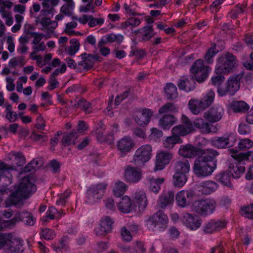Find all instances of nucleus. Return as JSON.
<instances>
[{
  "label": "nucleus",
  "instance_id": "f257e3e1",
  "mask_svg": "<svg viewBox=\"0 0 253 253\" xmlns=\"http://www.w3.org/2000/svg\"><path fill=\"white\" fill-rule=\"evenodd\" d=\"M224 113V111L221 106L214 105L204 113L203 117L209 122L203 119L197 118L194 121L195 126L203 133H215L218 130V126L213 123L219 121Z\"/></svg>",
  "mask_w": 253,
  "mask_h": 253
},
{
  "label": "nucleus",
  "instance_id": "f03ea898",
  "mask_svg": "<svg viewBox=\"0 0 253 253\" xmlns=\"http://www.w3.org/2000/svg\"><path fill=\"white\" fill-rule=\"evenodd\" d=\"M23 241L12 233H0V249L4 247L9 253H21Z\"/></svg>",
  "mask_w": 253,
  "mask_h": 253
},
{
  "label": "nucleus",
  "instance_id": "7ed1b4c3",
  "mask_svg": "<svg viewBox=\"0 0 253 253\" xmlns=\"http://www.w3.org/2000/svg\"><path fill=\"white\" fill-rule=\"evenodd\" d=\"M214 96V92L211 90L200 99H191L188 102L189 109L193 114L198 115L211 105L213 102Z\"/></svg>",
  "mask_w": 253,
  "mask_h": 253
},
{
  "label": "nucleus",
  "instance_id": "20e7f679",
  "mask_svg": "<svg viewBox=\"0 0 253 253\" xmlns=\"http://www.w3.org/2000/svg\"><path fill=\"white\" fill-rule=\"evenodd\" d=\"M216 207L217 203L214 199L207 198L195 201L191 205V210L201 216H206L212 214Z\"/></svg>",
  "mask_w": 253,
  "mask_h": 253
},
{
  "label": "nucleus",
  "instance_id": "39448f33",
  "mask_svg": "<svg viewBox=\"0 0 253 253\" xmlns=\"http://www.w3.org/2000/svg\"><path fill=\"white\" fill-rule=\"evenodd\" d=\"M237 63L236 56L227 52L217 59L215 72L217 74H228L237 66Z\"/></svg>",
  "mask_w": 253,
  "mask_h": 253
},
{
  "label": "nucleus",
  "instance_id": "423d86ee",
  "mask_svg": "<svg viewBox=\"0 0 253 253\" xmlns=\"http://www.w3.org/2000/svg\"><path fill=\"white\" fill-rule=\"evenodd\" d=\"M169 219L161 210H159L147 221L149 228L154 231L163 232L167 227Z\"/></svg>",
  "mask_w": 253,
  "mask_h": 253
},
{
  "label": "nucleus",
  "instance_id": "0eeeda50",
  "mask_svg": "<svg viewBox=\"0 0 253 253\" xmlns=\"http://www.w3.org/2000/svg\"><path fill=\"white\" fill-rule=\"evenodd\" d=\"M216 168L215 162L211 164L196 158L194 161L193 171L197 177H205L211 175Z\"/></svg>",
  "mask_w": 253,
  "mask_h": 253
},
{
  "label": "nucleus",
  "instance_id": "6e6552de",
  "mask_svg": "<svg viewBox=\"0 0 253 253\" xmlns=\"http://www.w3.org/2000/svg\"><path fill=\"white\" fill-rule=\"evenodd\" d=\"M190 70L194 75L195 80L198 83H202L208 77L211 68L204 65L203 60L197 59L192 64Z\"/></svg>",
  "mask_w": 253,
  "mask_h": 253
},
{
  "label": "nucleus",
  "instance_id": "1a4fd4ad",
  "mask_svg": "<svg viewBox=\"0 0 253 253\" xmlns=\"http://www.w3.org/2000/svg\"><path fill=\"white\" fill-rule=\"evenodd\" d=\"M14 188L17 189L26 199L37 191V186L35 184V181L29 176L23 177L19 183L15 186Z\"/></svg>",
  "mask_w": 253,
  "mask_h": 253
},
{
  "label": "nucleus",
  "instance_id": "9d476101",
  "mask_svg": "<svg viewBox=\"0 0 253 253\" xmlns=\"http://www.w3.org/2000/svg\"><path fill=\"white\" fill-rule=\"evenodd\" d=\"M152 149L150 145H143L139 147L135 151L133 158V161L136 166L148 162L152 156Z\"/></svg>",
  "mask_w": 253,
  "mask_h": 253
},
{
  "label": "nucleus",
  "instance_id": "9b49d317",
  "mask_svg": "<svg viewBox=\"0 0 253 253\" xmlns=\"http://www.w3.org/2000/svg\"><path fill=\"white\" fill-rule=\"evenodd\" d=\"M153 115V110L148 108H143L134 113L133 118L139 126L145 127L148 125Z\"/></svg>",
  "mask_w": 253,
  "mask_h": 253
},
{
  "label": "nucleus",
  "instance_id": "f8f14e48",
  "mask_svg": "<svg viewBox=\"0 0 253 253\" xmlns=\"http://www.w3.org/2000/svg\"><path fill=\"white\" fill-rule=\"evenodd\" d=\"M142 170L137 167L127 166L124 170V177L126 180L129 183L138 182L142 177Z\"/></svg>",
  "mask_w": 253,
  "mask_h": 253
},
{
  "label": "nucleus",
  "instance_id": "ddd939ff",
  "mask_svg": "<svg viewBox=\"0 0 253 253\" xmlns=\"http://www.w3.org/2000/svg\"><path fill=\"white\" fill-rule=\"evenodd\" d=\"M135 143L131 137L126 136L117 142L116 148L121 157H125L134 148Z\"/></svg>",
  "mask_w": 253,
  "mask_h": 253
},
{
  "label": "nucleus",
  "instance_id": "4468645a",
  "mask_svg": "<svg viewBox=\"0 0 253 253\" xmlns=\"http://www.w3.org/2000/svg\"><path fill=\"white\" fill-rule=\"evenodd\" d=\"M173 157L172 153L161 151L156 156L155 167L154 170L156 171L163 169L168 165Z\"/></svg>",
  "mask_w": 253,
  "mask_h": 253
},
{
  "label": "nucleus",
  "instance_id": "2eb2a0df",
  "mask_svg": "<svg viewBox=\"0 0 253 253\" xmlns=\"http://www.w3.org/2000/svg\"><path fill=\"white\" fill-rule=\"evenodd\" d=\"M107 184L99 183L92 186L86 192V197L91 203L94 202L96 200L101 199L103 197Z\"/></svg>",
  "mask_w": 253,
  "mask_h": 253
},
{
  "label": "nucleus",
  "instance_id": "dca6fc26",
  "mask_svg": "<svg viewBox=\"0 0 253 253\" xmlns=\"http://www.w3.org/2000/svg\"><path fill=\"white\" fill-rule=\"evenodd\" d=\"M181 220L187 227L192 230H197L202 224V219L200 217L189 213H183Z\"/></svg>",
  "mask_w": 253,
  "mask_h": 253
},
{
  "label": "nucleus",
  "instance_id": "f3484780",
  "mask_svg": "<svg viewBox=\"0 0 253 253\" xmlns=\"http://www.w3.org/2000/svg\"><path fill=\"white\" fill-rule=\"evenodd\" d=\"M195 196L194 192L190 190H181L176 196V202L177 205L181 208H185L191 202Z\"/></svg>",
  "mask_w": 253,
  "mask_h": 253
},
{
  "label": "nucleus",
  "instance_id": "a211bd4d",
  "mask_svg": "<svg viewBox=\"0 0 253 253\" xmlns=\"http://www.w3.org/2000/svg\"><path fill=\"white\" fill-rule=\"evenodd\" d=\"M219 153L213 149H199L198 157L197 159L211 164L215 162L216 164V157Z\"/></svg>",
  "mask_w": 253,
  "mask_h": 253
},
{
  "label": "nucleus",
  "instance_id": "6ab92c4d",
  "mask_svg": "<svg viewBox=\"0 0 253 253\" xmlns=\"http://www.w3.org/2000/svg\"><path fill=\"white\" fill-rule=\"evenodd\" d=\"M113 221L109 216H105L101 219L100 224L99 227L94 229L97 236H104L112 231Z\"/></svg>",
  "mask_w": 253,
  "mask_h": 253
},
{
  "label": "nucleus",
  "instance_id": "aec40b11",
  "mask_svg": "<svg viewBox=\"0 0 253 253\" xmlns=\"http://www.w3.org/2000/svg\"><path fill=\"white\" fill-rule=\"evenodd\" d=\"M227 222L220 219H211L205 224L204 232L206 233H212L224 228Z\"/></svg>",
  "mask_w": 253,
  "mask_h": 253
},
{
  "label": "nucleus",
  "instance_id": "412c9836",
  "mask_svg": "<svg viewBox=\"0 0 253 253\" xmlns=\"http://www.w3.org/2000/svg\"><path fill=\"white\" fill-rule=\"evenodd\" d=\"M245 75L244 73H242L236 76L230 77L227 83V90L230 95H233L240 88V81L242 79Z\"/></svg>",
  "mask_w": 253,
  "mask_h": 253
},
{
  "label": "nucleus",
  "instance_id": "4be33fe9",
  "mask_svg": "<svg viewBox=\"0 0 253 253\" xmlns=\"http://www.w3.org/2000/svg\"><path fill=\"white\" fill-rule=\"evenodd\" d=\"M174 193L172 191L162 193L159 197L157 207L159 209H165L174 202Z\"/></svg>",
  "mask_w": 253,
  "mask_h": 253
},
{
  "label": "nucleus",
  "instance_id": "5701e85b",
  "mask_svg": "<svg viewBox=\"0 0 253 253\" xmlns=\"http://www.w3.org/2000/svg\"><path fill=\"white\" fill-rule=\"evenodd\" d=\"M236 141L235 136L229 135L228 136L218 137L212 141V145L218 148L223 149L234 145Z\"/></svg>",
  "mask_w": 253,
  "mask_h": 253
},
{
  "label": "nucleus",
  "instance_id": "b1692460",
  "mask_svg": "<svg viewBox=\"0 0 253 253\" xmlns=\"http://www.w3.org/2000/svg\"><path fill=\"white\" fill-rule=\"evenodd\" d=\"M40 23L42 26L41 30L46 31V36L47 38L51 37V35L54 33V30L58 25V22L56 21H51L49 18H43L41 20Z\"/></svg>",
  "mask_w": 253,
  "mask_h": 253
},
{
  "label": "nucleus",
  "instance_id": "393cba45",
  "mask_svg": "<svg viewBox=\"0 0 253 253\" xmlns=\"http://www.w3.org/2000/svg\"><path fill=\"white\" fill-rule=\"evenodd\" d=\"M196 82L192 77H182L177 84L180 89L186 92L193 90L195 88Z\"/></svg>",
  "mask_w": 253,
  "mask_h": 253
},
{
  "label": "nucleus",
  "instance_id": "a878e982",
  "mask_svg": "<svg viewBox=\"0 0 253 253\" xmlns=\"http://www.w3.org/2000/svg\"><path fill=\"white\" fill-rule=\"evenodd\" d=\"M199 149L191 144L181 145L179 149L178 153L184 158H193L198 155Z\"/></svg>",
  "mask_w": 253,
  "mask_h": 253
},
{
  "label": "nucleus",
  "instance_id": "bb28decb",
  "mask_svg": "<svg viewBox=\"0 0 253 253\" xmlns=\"http://www.w3.org/2000/svg\"><path fill=\"white\" fill-rule=\"evenodd\" d=\"M11 193L5 201V207H10L16 206L26 198L21 195V193L17 189Z\"/></svg>",
  "mask_w": 253,
  "mask_h": 253
},
{
  "label": "nucleus",
  "instance_id": "cd10ccee",
  "mask_svg": "<svg viewBox=\"0 0 253 253\" xmlns=\"http://www.w3.org/2000/svg\"><path fill=\"white\" fill-rule=\"evenodd\" d=\"M133 201L138 207L140 211L143 210L148 204L146 193L143 191H136L133 197Z\"/></svg>",
  "mask_w": 253,
  "mask_h": 253
},
{
  "label": "nucleus",
  "instance_id": "c85d7f7f",
  "mask_svg": "<svg viewBox=\"0 0 253 253\" xmlns=\"http://www.w3.org/2000/svg\"><path fill=\"white\" fill-rule=\"evenodd\" d=\"M249 108V105L244 101H234L228 106V109L236 113H246Z\"/></svg>",
  "mask_w": 253,
  "mask_h": 253
},
{
  "label": "nucleus",
  "instance_id": "c756f323",
  "mask_svg": "<svg viewBox=\"0 0 253 253\" xmlns=\"http://www.w3.org/2000/svg\"><path fill=\"white\" fill-rule=\"evenodd\" d=\"M119 210L124 213H129L134 209L129 197L125 196L123 197L118 204Z\"/></svg>",
  "mask_w": 253,
  "mask_h": 253
},
{
  "label": "nucleus",
  "instance_id": "7c9ffc66",
  "mask_svg": "<svg viewBox=\"0 0 253 253\" xmlns=\"http://www.w3.org/2000/svg\"><path fill=\"white\" fill-rule=\"evenodd\" d=\"M174 173L186 174L190 170V164L187 160L177 161L173 164Z\"/></svg>",
  "mask_w": 253,
  "mask_h": 253
},
{
  "label": "nucleus",
  "instance_id": "2f4dec72",
  "mask_svg": "<svg viewBox=\"0 0 253 253\" xmlns=\"http://www.w3.org/2000/svg\"><path fill=\"white\" fill-rule=\"evenodd\" d=\"M232 178L230 172L228 170L219 173L216 175V179L217 181L231 189L233 188V185L231 183Z\"/></svg>",
  "mask_w": 253,
  "mask_h": 253
},
{
  "label": "nucleus",
  "instance_id": "473e14b6",
  "mask_svg": "<svg viewBox=\"0 0 253 253\" xmlns=\"http://www.w3.org/2000/svg\"><path fill=\"white\" fill-rule=\"evenodd\" d=\"M81 57L83 61L78 63V66H83V69L85 70H88L92 68L94 60L93 55L84 52L81 54Z\"/></svg>",
  "mask_w": 253,
  "mask_h": 253
},
{
  "label": "nucleus",
  "instance_id": "72a5a7b5",
  "mask_svg": "<svg viewBox=\"0 0 253 253\" xmlns=\"http://www.w3.org/2000/svg\"><path fill=\"white\" fill-rule=\"evenodd\" d=\"M200 191L202 194L208 195L213 192L217 188V184L212 181L203 182L200 185Z\"/></svg>",
  "mask_w": 253,
  "mask_h": 253
},
{
  "label": "nucleus",
  "instance_id": "f704fd0d",
  "mask_svg": "<svg viewBox=\"0 0 253 253\" xmlns=\"http://www.w3.org/2000/svg\"><path fill=\"white\" fill-rule=\"evenodd\" d=\"M189 127H185L183 125L174 126L171 129L172 135L182 142L180 137L190 133L191 131L189 130Z\"/></svg>",
  "mask_w": 253,
  "mask_h": 253
},
{
  "label": "nucleus",
  "instance_id": "c9c22d12",
  "mask_svg": "<svg viewBox=\"0 0 253 253\" xmlns=\"http://www.w3.org/2000/svg\"><path fill=\"white\" fill-rule=\"evenodd\" d=\"M149 190L156 194L158 193L161 189V185L165 182V178H150L148 179Z\"/></svg>",
  "mask_w": 253,
  "mask_h": 253
},
{
  "label": "nucleus",
  "instance_id": "e433bc0d",
  "mask_svg": "<svg viewBox=\"0 0 253 253\" xmlns=\"http://www.w3.org/2000/svg\"><path fill=\"white\" fill-rule=\"evenodd\" d=\"M175 117L171 115H164L159 122V125L164 129H169L175 123Z\"/></svg>",
  "mask_w": 253,
  "mask_h": 253
},
{
  "label": "nucleus",
  "instance_id": "4c0bfd02",
  "mask_svg": "<svg viewBox=\"0 0 253 253\" xmlns=\"http://www.w3.org/2000/svg\"><path fill=\"white\" fill-rule=\"evenodd\" d=\"M8 159L9 160L14 159L15 164L18 167L22 166L26 163L25 157L21 152L11 151L8 154Z\"/></svg>",
  "mask_w": 253,
  "mask_h": 253
},
{
  "label": "nucleus",
  "instance_id": "58836bf2",
  "mask_svg": "<svg viewBox=\"0 0 253 253\" xmlns=\"http://www.w3.org/2000/svg\"><path fill=\"white\" fill-rule=\"evenodd\" d=\"M19 222L17 213L14 216L9 220H4L0 221V230H6L13 228L16 224Z\"/></svg>",
  "mask_w": 253,
  "mask_h": 253
},
{
  "label": "nucleus",
  "instance_id": "ea45409f",
  "mask_svg": "<svg viewBox=\"0 0 253 253\" xmlns=\"http://www.w3.org/2000/svg\"><path fill=\"white\" fill-rule=\"evenodd\" d=\"M218 52V50L216 48V44L215 43H212L211 47L209 48L205 55L204 59L208 64H211L213 62V57Z\"/></svg>",
  "mask_w": 253,
  "mask_h": 253
},
{
  "label": "nucleus",
  "instance_id": "a19ab883",
  "mask_svg": "<svg viewBox=\"0 0 253 253\" xmlns=\"http://www.w3.org/2000/svg\"><path fill=\"white\" fill-rule=\"evenodd\" d=\"M79 135L76 130H73L71 133H67L64 135L62 139V143L65 146L75 144L76 140Z\"/></svg>",
  "mask_w": 253,
  "mask_h": 253
},
{
  "label": "nucleus",
  "instance_id": "79ce46f5",
  "mask_svg": "<svg viewBox=\"0 0 253 253\" xmlns=\"http://www.w3.org/2000/svg\"><path fill=\"white\" fill-rule=\"evenodd\" d=\"M17 215L19 222L22 221L25 224L29 226H33L36 221L32 214L28 212H18Z\"/></svg>",
  "mask_w": 253,
  "mask_h": 253
},
{
  "label": "nucleus",
  "instance_id": "37998d69",
  "mask_svg": "<svg viewBox=\"0 0 253 253\" xmlns=\"http://www.w3.org/2000/svg\"><path fill=\"white\" fill-rule=\"evenodd\" d=\"M141 20L138 18L130 17L126 21L121 24L120 27L122 29H130L132 30L133 28L137 27L140 25Z\"/></svg>",
  "mask_w": 253,
  "mask_h": 253
},
{
  "label": "nucleus",
  "instance_id": "c03bdc74",
  "mask_svg": "<svg viewBox=\"0 0 253 253\" xmlns=\"http://www.w3.org/2000/svg\"><path fill=\"white\" fill-rule=\"evenodd\" d=\"M61 216L60 212L53 207H49L46 212V215L43 216L42 220L43 222H47L49 220L59 219Z\"/></svg>",
  "mask_w": 253,
  "mask_h": 253
},
{
  "label": "nucleus",
  "instance_id": "a18cd8bd",
  "mask_svg": "<svg viewBox=\"0 0 253 253\" xmlns=\"http://www.w3.org/2000/svg\"><path fill=\"white\" fill-rule=\"evenodd\" d=\"M245 167L240 164L231 165L228 170L233 178H239L245 171Z\"/></svg>",
  "mask_w": 253,
  "mask_h": 253
},
{
  "label": "nucleus",
  "instance_id": "49530a36",
  "mask_svg": "<svg viewBox=\"0 0 253 253\" xmlns=\"http://www.w3.org/2000/svg\"><path fill=\"white\" fill-rule=\"evenodd\" d=\"M127 188V186L123 181H117L114 186L113 193L117 197L123 195Z\"/></svg>",
  "mask_w": 253,
  "mask_h": 253
},
{
  "label": "nucleus",
  "instance_id": "de8ad7c7",
  "mask_svg": "<svg viewBox=\"0 0 253 253\" xmlns=\"http://www.w3.org/2000/svg\"><path fill=\"white\" fill-rule=\"evenodd\" d=\"M165 92L168 99H173L178 96L177 87L172 83L167 84L165 88Z\"/></svg>",
  "mask_w": 253,
  "mask_h": 253
},
{
  "label": "nucleus",
  "instance_id": "09e8293b",
  "mask_svg": "<svg viewBox=\"0 0 253 253\" xmlns=\"http://www.w3.org/2000/svg\"><path fill=\"white\" fill-rule=\"evenodd\" d=\"M66 1V3L63 4L61 8V13L64 14L65 15L70 16L72 15V11L75 7V3L73 0H63Z\"/></svg>",
  "mask_w": 253,
  "mask_h": 253
},
{
  "label": "nucleus",
  "instance_id": "8fccbe9b",
  "mask_svg": "<svg viewBox=\"0 0 253 253\" xmlns=\"http://www.w3.org/2000/svg\"><path fill=\"white\" fill-rule=\"evenodd\" d=\"M70 46L65 48V51L70 56H74L79 50L80 44L77 39H73L70 41Z\"/></svg>",
  "mask_w": 253,
  "mask_h": 253
},
{
  "label": "nucleus",
  "instance_id": "3c124183",
  "mask_svg": "<svg viewBox=\"0 0 253 253\" xmlns=\"http://www.w3.org/2000/svg\"><path fill=\"white\" fill-rule=\"evenodd\" d=\"M140 30L142 31L141 32L142 38L144 41H148L155 35L152 26L144 27L141 30L135 31V33L136 34L140 33Z\"/></svg>",
  "mask_w": 253,
  "mask_h": 253
},
{
  "label": "nucleus",
  "instance_id": "603ef678",
  "mask_svg": "<svg viewBox=\"0 0 253 253\" xmlns=\"http://www.w3.org/2000/svg\"><path fill=\"white\" fill-rule=\"evenodd\" d=\"M75 106L81 108L86 114H89L92 112V108L91 104L84 98L79 100Z\"/></svg>",
  "mask_w": 253,
  "mask_h": 253
},
{
  "label": "nucleus",
  "instance_id": "864d4df0",
  "mask_svg": "<svg viewBox=\"0 0 253 253\" xmlns=\"http://www.w3.org/2000/svg\"><path fill=\"white\" fill-rule=\"evenodd\" d=\"M173 183L175 187H181L187 181V177L186 174L181 173H175L173 175Z\"/></svg>",
  "mask_w": 253,
  "mask_h": 253
},
{
  "label": "nucleus",
  "instance_id": "5fc2aeb1",
  "mask_svg": "<svg viewBox=\"0 0 253 253\" xmlns=\"http://www.w3.org/2000/svg\"><path fill=\"white\" fill-rule=\"evenodd\" d=\"M228 151L231 154L232 158L240 162L248 159L250 155L249 152L247 153H238V151L234 149H229Z\"/></svg>",
  "mask_w": 253,
  "mask_h": 253
},
{
  "label": "nucleus",
  "instance_id": "6e6d98bb",
  "mask_svg": "<svg viewBox=\"0 0 253 253\" xmlns=\"http://www.w3.org/2000/svg\"><path fill=\"white\" fill-rule=\"evenodd\" d=\"M97 126L98 127H97L95 131L96 138L99 142H104L105 141V139H104L105 135L103 134L104 131L106 129L105 126L101 121L99 122Z\"/></svg>",
  "mask_w": 253,
  "mask_h": 253
},
{
  "label": "nucleus",
  "instance_id": "4d7b16f0",
  "mask_svg": "<svg viewBox=\"0 0 253 253\" xmlns=\"http://www.w3.org/2000/svg\"><path fill=\"white\" fill-rule=\"evenodd\" d=\"M177 111V109L175 105L172 103H167L160 108L159 113L163 114L168 113H175Z\"/></svg>",
  "mask_w": 253,
  "mask_h": 253
},
{
  "label": "nucleus",
  "instance_id": "13d9d810",
  "mask_svg": "<svg viewBox=\"0 0 253 253\" xmlns=\"http://www.w3.org/2000/svg\"><path fill=\"white\" fill-rule=\"evenodd\" d=\"M10 171H5L0 174V185L6 186L11 184L12 179V176Z\"/></svg>",
  "mask_w": 253,
  "mask_h": 253
},
{
  "label": "nucleus",
  "instance_id": "bf43d9fd",
  "mask_svg": "<svg viewBox=\"0 0 253 253\" xmlns=\"http://www.w3.org/2000/svg\"><path fill=\"white\" fill-rule=\"evenodd\" d=\"M180 143H181L180 141L172 135L166 138L164 141L163 144L165 148L171 149L175 144Z\"/></svg>",
  "mask_w": 253,
  "mask_h": 253
},
{
  "label": "nucleus",
  "instance_id": "052dcab7",
  "mask_svg": "<svg viewBox=\"0 0 253 253\" xmlns=\"http://www.w3.org/2000/svg\"><path fill=\"white\" fill-rule=\"evenodd\" d=\"M241 211L245 217L253 219V203L242 207Z\"/></svg>",
  "mask_w": 253,
  "mask_h": 253
},
{
  "label": "nucleus",
  "instance_id": "680f3d73",
  "mask_svg": "<svg viewBox=\"0 0 253 253\" xmlns=\"http://www.w3.org/2000/svg\"><path fill=\"white\" fill-rule=\"evenodd\" d=\"M238 145L240 150H246L253 146V141L249 138L242 139L240 140Z\"/></svg>",
  "mask_w": 253,
  "mask_h": 253
},
{
  "label": "nucleus",
  "instance_id": "e2e57ef3",
  "mask_svg": "<svg viewBox=\"0 0 253 253\" xmlns=\"http://www.w3.org/2000/svg\"><path fill=\"white\" fill-rule=\"evenodd\" d=\"M106 42H117L120 43L123 40V36L121 35H115L114 34H110L105 36Z\"/></svg>",
  "mask_w": 253,
  "mask_h": 253
},
{
  "label": "nucleus",
  "instance_id": "0e129e2a",
  "mask_svg": "<svg viewBox=\"0 0 253 253\" xmlns=\"http://www.w3.org/2000/svg\"><path fill=\"white\" fill-rule=\"evenodd\" d=\"M40 235L42 237L47 240L52 239L55 236L54 231L48 228L42 229Z\"/></svg>",
  "mask_w": 253,
  "mask_h": 253
},
{
  "label": "nucleus",
  "instance_id": "69168bd1",
  "mask_svg": "<svg viewBox=\"0 0 253 253\" xmlns=\"http://www.w3.org/2000/svg\"><path fill=\"white\" fill-rule=\"evenodd\" d=\"M71 193V191L69 189H67L64 193L60 195L58 200L56 201L57 205L61 206L65 205L66 203V199L69 197Z\"/></svg>",
  "mask_w": 253,
  "mask_h": 253
},
{
  "label": "nucleus",
  "instance_id": "338daca9",
  "mask_svg": "<svg viewBox=\"0 0 253 253\" xmlns=\"http://www.w3.org/2000/svg\"><path fill=\"white\" fill-rule=\"evenodd\" d=\"M27 33L29 34V36H31L34 38L32 42V44L34 45L38 44L44 37V35L43 34L38 32L28 31Z\"/></svg>",
  "mask_w": 253,
  "mask_h": 253
},
{
  "label": "nucleus",
  "instance_id": "774afa93",
  "mask_svg": "<svg viewBox=\"0 0 253 253\" xmlns=\"http://www.w3.org/2000/svg\"><path fill=\"white\" fill-rule=\"evenodd\" d=\"M121 234L123 239L126 241H130L132 240V237L131 235V231L128 230L126 227L123 226L121 229Z\"/></svg>",
  "mask_w": 253,
  "mask_h": 253
}]
</instances>
